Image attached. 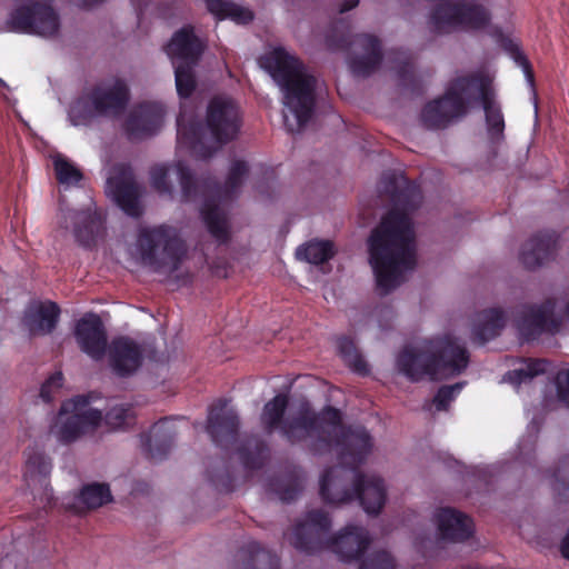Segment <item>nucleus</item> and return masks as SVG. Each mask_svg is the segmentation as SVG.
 <instances>
[{"label":"nucleus","instance_id":"44","mask_svg":"<svg viewBox=\"0 0 569 569\" xmlns=\"http://www.w3.org/2000/svg\"><path fill=\"white\" fill-rule=\"evenodd\" d=\"M132 419V409L123 406L113 407L106 415L107 425L114 429L127 427Z\"/></svg>","mask_w":569,"mask_h":569},{"label":"nucleus","instance_id":"47","mask_svg":"<svg viewBox=\"0 0 569 569\" xmlns=\"http://www.w3.org/2000/svg\"><path fill=\"white\" fill-rule=\"evenodd\" d=\"M510 52L515 60V62L522 69L528 83L533 87L535 84V73L530 61L522 53L518 46L511 44Z\"/></svg>","mask_w":569,"mask_h":569},{"label":"nucleus","instance_id":"36","mask_svg":"<svg viewBox=\"0 0 569 569\" xmlns=\"http://www.w3.org/2000/svg\"><path fill=\"white\" fill-rule=\"evenodd\" d=\"M82 402L80 396L73 397V441L81 435L93 431L102 420V412L89 409L83 413H76V407Z\"/></svg>","mask_w":569,"mask_h":569},{"label":"nucleus","instance_id":"10","mask_svg":"<svg viewBox=\"0 0 569 569\" xmlns=\"http://www.w3.org/2000/svg\"><path fill=\"white\" fill-rule=\"evenodd\" d=\"M137 249L141 263L158 273L176 272L187 252L178 231L167 224L140 230Z\"/></svg>","mask_w":569,"mask_h":569},{"label":"nucleus","instance_id":"34","mask_svg":"<svg viewBox=\"0 0 569 569\" xmlns=\"http://www.w3.org/2000/svg\"><path fill=\"white\" fill-rule=\"evenodd\" d=\"M338 351L346 365L356 373L367 376L369 367L363 357L358 351L355 341L346 336L338 339Z\"/></svg>","mask_w":569,"mask_h":569},{"label":"nucleus","instance_id":"55","mask_svg":"<svg viewBox=\"0 0 569 569\" xmlns=\"http://www.w3.org/2000/svg\"><path fill=\"white\" fill-rule=\"evenodd\" d=\"M565 313H566L567 318L569 319V301L566 305Z\"/></svg>","mask_w":569,"mask_h":569},{"label":"nucleus","instance_id":"9","mask_svg":"<svg viewBox=\"0 0 569 569\" xmlns=\"http://www.w3.org/2000/svg\"><path fill=\"white\" fill-rule=\"evenodd\" d=\"M207 127L217 146L203 141V128L198 121L183 122L177 119V141L200 159L213 156L219 147L234 140L240 132L242 119L238 104L223 97H213L208 104Z\"/></svg>","mask_w":569,"mask_h":569},{"label":"nucleus","instance_id":"48","mask_svg":"<svg viewBox=\"0 0 569 569\" xmlns=\"http://www.w3.org/2000/svg\"><path fill=\"white\" fill-rule=\"evenodd\" d=\"M510 52L515 60V62L522 69L528 83L533 87L535 84V73L530 61L522 53L518 46L511 44Z\"/></svg>","mask_w":569,"mask_h":569},{"label":"nucleus","instance_id":"30","mask_svg":"<svg viewBox=\"0 0 569 569\" xmlns=\"http://www.w3.org/2000/svg\"><path fill=\"white\" fill-rule=\"evenodd\" d=\"M77 216H83V227L73 228V237L84 247L96 246L98 239L104 232L103 216L97 211L81 212Z\"/></svg>","mask_w":569,"mask_h":569},{"label":"nucleus","instance_id":"27","mask_svg":"<svg viewBox=\"0 0 569 569\" xmlns=\"http://www.w3.org/2000/svg\"><path fill=\"white\" fill-rule=\"evenodd\" d=\"M236 569H280L279 557L261 547L257 541H250L242 546L236 555Z\"/></svg>","mask_w":569,"mask_h":569},{"label":"nucleus","instance_id":"24","mask_svg":"<svg viewBox=\"0 0 569 569\" xmlns=\"http://www.w3.org/2000/svg\"><path fill=\"white\" fill-rule=\"evenodd\" d=\"M48 158L52 162V169L58 182V210L56 216H58L59 222L62 224L67 222L70 216L69 191L71 188V163L68 157L58 151H50Z\"/></svg>","mask_w":569,"mask_h":569},{"label":"nucleus","instance_id":"3","mask_svg":"<svg viewBox=\"0 0 569 569\" xmlns=\"http://www.w3.org/2000/svg\"><path fill=\"white\" fill-rule=\"evenodd\" d=\"M481 102L485 110L488 136L492 142L503 139L505 119L496 102L491 80L479 72L453 79L443 96L428 102L421 112V121L428 129H445L453 120L463 117L469 100Z\"/></svg>","mask_w":569,"mask_h":569},{"label":"nucleus","instance_id":"26","mask_svg":"<svg viewBox=\"0 0 569 569\" xmlns=\"http://www.w3.org/2000/svg\"><path fill=\"white\" fill-rule=\"evenodd\" d=\"M59 309L50 301L33 302L26 310L23 326L33 336L51 332L58 321Z\"/></svg>","mask_w":569,"mask_h":569},{"label":"nucleus","instance_id":"1","mask_svg":"<svg viewBox=\"0 0 569 569\" xmlns=\"http://www.w3.org/2000/svg\"><path fill=\"white\" fill-rule=\"evenodd\" d=\"M380 191L393 207L372 229L368 251L377 288L381 295H388L401 283L403 272L416 268V234L410 213L420 206L422 193L419 184L396 171L382 174Z\"/></svg>","mask_w":569,"mask_h":569},{"label":"nucleus","instance_id":"38","mask_svg":"<svg viewBox=\"0 0 569 569\" xmlns=\"http://www.w3.org/2000/svg\"><path fill=\"white\" fill-rule=\"evenodd\" d=\"M79 500L88 509H97L112 501V495L108 483L93 482L86 485L79 496Z\"/></svg>","mask_w":569,"mask_h":569},{"label":"nucleus","instance_id":"32","mask_svg":"<svg viewBox=\"0 0 569 569\" xmlns=\"http://www.w3.org/2000/svg\"><path fill=\"white\" fill-rule=\"evenodd\" d=\"M269 489L273 491L282 502L295 501L303 489L302 479L296 472H288L272 478Z\"/></svg>","mask_w":569,"mask_h":569},{"label":"nucleus","instance_id":"11","mask_svg":"<svg viewBox=\"0 0 569 569\" xmlns=\"http://www.w3.org/2000/svg\"><path fill=\"white\" fill-rule=\"evenodd\" d=\"M491 20L489 10L475 1L457 3L441 2L430 13L429 24L437 33H447L455 28L480 30Z\"/></svg>","mask_w":569,"mask_h":569},{"label":"nucleus","instance_id":"17","mask_svg":"<svg viewBox=\"0 0 569 569\" xmlns=\"http://www.w3.org/2000/svg\"><path fill=\"white\" fill-rule=\"evenodd\" d=\"M164 109L157 102H142L129 113L124 129L130 140L154 134L162 124Z\"/></svg>","mask_w":569,"mask_h":569},{"label":"nucleus","instance_id":"54","mask_svg":"<svg viewBox=\"0 0 569 569\" xmlns=\"http://www.w3.org/2000/svg\"><path fill=\"white\" fill-rule=\"evenodd\" d=\"M104 0H82V4L83 7L86 8H90V7H93L96 4H99L101 2H103Z\"/></svg>","mask_w":569,"mask_h":569},{"label":"nucleus","instance_id":"35","mask_svg":"<svg viewBox=\"0 0 569 569\" xmlns=\"http://www.w3.org/2000/svg\"><path fill=\"white\" fill-rule=\"evenodd\" d=\"M333 256L335 250L331 241H311L297 250L299 259L316 266L329 261Z\"/></svg>","mask_w":569,"mask_h":569},{"label":"nucleus","instance_id":"31","mask_svg":"<svg viewBox=\"0 0 569 569\" xmlns=\"http://www.w3.org/2000/svg\"><path fill=\"white\" fill-rule=\"evenodd\" d=\"M208 11L213 14L217 20L231 19L238 23H249L254 16L249 9L237 6L224 0H206Z\"/></svg>","mask_w":569,"mask_h":569},{"label":"nucleus","instance_id":"21","mask_svg":"<svg viewBox=\"0 0 569 569\" xmlns=\"http://www.w3.org/2000/svg\"><path fill=\"white\" fill-rule=\"evenodd\" d=\"M177 430L171 419L163 418L157 421L148 432L140 435L141 449L144 456L152 461H162L170 452Z\"/></svg>","mask_w":569,"mask_h":569},{"label":"nucleus","instance_id":"22","mask_svg":"<svg viewBox=\"0 0 569 569\" xmlns=\"http://www.w3.org/2000/svg\"><path fill=\"white\" fill-rule=\"evenodd\" d=\"M435 519L442 540L463 542L473 535L475 526L472 519L455 508H440L436 512Z\"/></svg>","mask_w":569,"mask_h":569},{"label":"nucleus","instance_id":"56","mask_svg":"<svg viewBox=\"0 0 569 569\" xmlns=\"http://www.w3.org/2000/svg\"><path fill=\"white\" fill-rule=\"evenodd\" d=\"M72 510H73V513H76V512H77V507H76V505H74V503H73Z\"/></svg>","mask_w":569,"mask_h":569},{"label":"nucleus","instance_id":"8","mask_svg":"<svg viewBox=\"0 0 569 569\" xmlns=\"http://www.w3.org/2000/svg\"><path fill=\"white\" fill-rule=\"evenodd\" d=\"M468 350L451 337L425 340L419 347L406 346L397 357L399 371L412 381H418L425 376H457L468 367Z\"/></svg>","mask_w":569,"mask_h":569},{"label":"nucleus","instance_id":"18","mask_svg":"<svg viewBox=\"0 0 569 569\" xmlns=\"http://www.w3.org/2000/svg\"><path fill=\"white\" fill-rule=\"evenodd\" d=\"M108 353L112 371L122 378L132 376L143 362L142 348L127 336L114 338Z\"/></svg>","mask_w":569,"mask_h":569},{"label":"nucleus","instance_id":"40","mask_svg":"<svg viewBox=\"0 0 569 569\" xmlns=\"http://www.w3.org/2000/svg\"><path fill=\"white\" fill-rule=\"evenodd\" d=\"M218 465L219 468H210L207 470L210 482L219 492H232L236 489V479L229 463L220 459Z\"/></svg>","mask_w":569,"mask_h":569},{"label":"nucleus","instance_id":"12","mask_svg":"<svg viewBox=\"0 0 569 569\" xmlns=\"http://www.w3.org/2000/svg\"><path fill=\"white\" fill-rule=\"evenodd\" d=\"M326 44L332 51L347 50L351 44L360 47L362 54L350 58L349 66L357 77H368L373 73L382 62V47L378 37L369 33L356 34L351 39L349 32L338 31L335 27L326 34Z\"/></svg>","mask_w":569,"mask_h":569},{"label":"nucleus","instance_id":"4","mask_svg":"<svg viewBox=\"0 0 569 569\" xmlns=\"http://www.w3.org/2000/svg\"><path fill=\"white\" fill-rule=\"evenodd\" d=\"M248 172L249 168L246 161H233L222 186L211 177L198 179L192 170L181 161L177 164L182 201L190 202L206 197L201 207V216L208 231L219 243L229 242L231 236L226 216L218 201L233 199Z\"/></svg>","mask_w":569,"mask_h":569},{"label":"nucleus","instance_id":"50","mask_svg":"<svg viewBox=\"0 0 569 569\" xmlns=\"http://www.w3.org/2000/svg\"><path fill=\"white\" fill-rule=\"evenodd\" d=\"M556 389L559 401L569 408V369L558 372Z\"/></svg>","mask_w":569,"mask_h":569},{"label":"nucleus","instance_id":"13","mask_svg":"<svg viewBox=\"0 0 569 569\" xmlns=\"http://www.w3.org/2000/svg\"><path fill=\"white\" fill-rule=\"evenodd\" d=\"M11 28L19 32L53 37L60 29V20L54 10L41 3L18 7L9 18Z\"/></svg>","mask_w":569,"mask_h":569},{"label":"nucleus","instance_id":"52","mask_svg":"<svg viewBox=\"0 0 569 569\" xmlns=\"http://www.w3.org/2000/svg\"><path fill=\"white\" fill-rule=\"evenodd\" d=\"M561 553L565 558L569 559V532L566 535V537L562 540Z\"/></svg>","mask_w":569,"mask_h":569},{"label":"nucleus","instance_id":"25","mask_svg":"<svg viewBox=\"0 0 569 569\" xmlns=\"http://www.w3.org/2000/svg\"><path fill=\"white\" fill-rule=\"evenodd\" d=\"M204 46L200 39L194 34L192 27H183L172 36L170 42L167 44V53L174 60L180 59V62L197 64L200 59Z\"/></svg>","mask_w":569,"mask_h":569},{"label":"nucleus","instance_id":"29","mask_svg":"<svg viewBox=\"0 0 569 569\" xmlns=\"http://www.w3.org/2000/svg\"><path fill=\"white\" fill-rule=\"evenodd\" d=\"M26 480L28 486L34 491L37 486L43 490L40 495V505L44 506L51 500V493L48 490L46 477L51 470L50 461L42 455H33L27 460Z\"/></svg>","mask_w":569,"mask_h":569},{"label":"nucleus","instance_id":"28","mask_svg":"<svg viewBox=\"0 0 569 569\" xmlns=\"http://www.w3.org/2000/svg\"><path fill=\"white\" fill-rule=\"evenodd\" d=\"M480 321L473 326L472 338L479 345L495 339L506 326V316L500 308H488L480 312Z\"/></svg>","mask_w":569,"mask_h":569},{"label":"nucleus","instance_id":"39","mask_svg":"<svg viewBox=\"0 0 569 569\" xmlns=\"http://www.w3.org/2000/svg\"><path fill=\"white\" fill-rule=\"evenodd\" d=\"M173 66L177 93L180 98L187 99L191 97L197 86L193 72L196 64L173 61Z\"/></svg>","mask_w":569,"mask_h":569},{"label":"nucleus","instance_id":"41","mask_svg":"<svg viewBox=\"0 0 569 569\" xmlns=\"http://www.w3.org/2000/svg\"><path fill=\"white\" fill-rule=\"evenodd\" d=\"M546 366V360L531 359L525 368L509 371L507 376L510 382L520 385L528 379H532L539 375L545 373Z\"/></svg>","mask_w":569,"mask_h":569},{"label":"nucleus","instance_id":"33","mask_svg":"<svg viewBox=\"0 0 569 569\" xmlns=\"http://www.w3.org/2000/svg\"><path fill=\"white\" fill-rule=\"evenodd\" d=\"M49 435L58 443L68 446L71 441V401L64 400L52 417Z\"/></svg>","mask_w":569,"mask_h":569},{"label":"nucleus","instance_id":"37","mask_svg":"<svg viewBox=\"0 0 569 569\" xmlns=\"http://www.w3.org/2000/svg\"><path fill=\"white\" fill-rule=\"evenodd\" d=\"M253 442V450H250L247 445H242L238 448V456L247 470H259L263 467L266 461V452L268 451V447L266 442L261 439L253 438L248 441V445Z\"/></svg>","mask_w":569,"mask_h":569},{"label":"nucleus","instance_id":"19","mask_svg":"<svg viewBox=\"0 0 569 569\" xmlns=\"http://www.w3.org/2000/svg\"><path fill=\"white\" fill-rule=\"evenodd\" d=\"M106 192L127 216L139 218L142 214L139 188L130 172L122 170L108 178Z\"/></svg>","mask_w":569,"mask_h":569},{"label":"nucleus","instance_id":"46","mask_svg":"<svg viewBox=\"0 0 569 569\" xmlns=\"http://www.w3.org/2000/svg\"><path fill=\"white\" fill-rule=\"evenodd\" d=\"M461 383L440 387L433 397V405L436 406V409L438 411L447 410L450 402L455 399L456 395L461 390Z\"/></svg>","mask_w":569,"mask_h":569},{"label":"nucleus","instance_id":"53","mask_svg":"<svg viewBox=\"0 0 569 569\" xmlns=\"http://www.w3.org/2000/svg\"><path fill=\"white\" fill-rule=\"evenodd\" d=\"M83 179V174L80 168L73 164V186L78 184Z\"/></svg>","mask_w":569,"mask_h":569},{"label":"nucleus","instance_id":"2","mask_svg":"<svg viewBox=\"0 0 569 569\" xmlns=\"http://www.w3.org/2000/svg\"><path fill=\"white\" fill-rule=\"evenodd\" d=\"M288 405L289 398L284 393L264 405L260 420L268 435L279 430L290 445L305 443L312 455L328 453L333 446H340L342 463L355 467L363 461L371 447L366 428L343 426L341 411L332 406H326L319 412L308 405L302 406L296 415L284 418Z\"/></svg>","mask_w":569,"mask_h":569},{"label":"nucleus","instance_id":"42","mask_svg":"<svg viewBox=\"0 0 569 569\" xmlns=\"http://www.w3.org/2000/svg\"><path fill=\"white\" fill-rule=\"evenodd\" d=\"M359 569H396L395 559L385 550L369 555L359 566Z\"/></svg>","mask_w":569,"mask_h":569},{"label":"nucleus","instance_id":"7","mask_svg":"<svg viewBox=\"0 0 569 569\" xmlns=\"http://www.w3.org/2000/svg\"><path fill=\"white\" fill-rule=\"evenodd\" d=\"M331 519L322 509H312L293 529L291 545L307 555L325 549L337 553L340 560H358L369 548L371 538L366 528L348 525L337 536L329 538Z\"/></svg>","mask_w":569,"mask_h":569},{"label":"nucleus","instance_id":"49","mask_svg":"<svg viewBox=\"0 0 569 569\" xmlns=\"http://www.w3.org/2000/svg\"><path fill=\"white\" fill-rule=\"evenodd\" d=\"M397 76L400 82V86L405 88H412L416 82V77L413 72V64L410 59L406 58L398 68Z\"/></svg>","mask_w":569,"mask_h":569},{"label":"nucleus","instance_id":"14","mask_svg":"<svg viewBox=\"0 0 569 569\" xmlns=\"http://www.w3.org/2000/svg\"><path fill=\"white\" fill-rule=\"evenodd\" d=\"M555 299H546L540 305H527L517 319V329L523 341L536 340L543 332L555 333L560 328V321L555 317Z\"/></svg>","mask_w":569,"mask_h":569},{"label":"nucleus","instance_id":"6","mask_svg":"<svg viewBox=\"0 0 569 569\" xmlns=\"http://www.w3.org/2000/svg\"><path fill=\"white\" fill-rule=\"evenodd\" d=\"M263 67L283 91L284 104L293 123L284 116L290 132H299L311 119L316 107L317 79L306 72L305 64L283 48H276L263 58Z\"/></svg>","mask_w":569,"mask_h":569},{"label":"nucleus","instance_id":"16","mask_svg":"<svg viewBox=\"0 0 569 569\" xmlns=\"http://www.w3.org/2000/svg\"><path fill=\"white\" fill-rule=\"evenodd\" d=\"M73 335L81 350L91 359L96 361L103 359L108 341L107 332L99 316L89 313L80 319L73 329Z\"/></svg>","mask_w":569,"mask_h":569},{"label":"nucleus","instance_id":"23","mask_svg":"<svg viewBox=\"0 0 569 569\" xmlns=\"http://www.w3.org/2000/svg\"><path fill=\"white\" fill-rule=\"evenodd\" d=\"M130 92L124 80L117 78L112 86H97L90 93L94 109L100 114H121L129 102Z\"/></svg>","mask_w":569,"mask_h":569},{"label":"nucleus","instance_id":"43","mask_svg":"<svg viewBox=\"0 0 569 569\" xmlns=\"http://www.w3.org/2000/svg\"><path fill=\"white\" fill-rule=\"evenodd\" d=\"M61 372H56L50 376L41 386L39 397L44 402H51L61 395L63 386Z\"/></svg>","mask_w":569,"mask_h":569},{"label":"nucleus","instance_id":"15","mask_svg":"<svg viewBox=\"0 0 569 569\" xmlns=\"http://www.w3.org/2000/svg\"><path fill=\"white\" fill-rule=\"evenodd\" d=\"M240 421L237 412L228 407V400L219 399L209 410L206 430L212 442L228 449L237 442Z\"/></svg>","mask_w":569,"mask_h":569},{"label":"nucleus","instance_id":"51","mask_svg":"<svg viewBox=\"0 0 569 569\" xmlns=\"http://www.w3.org/2000/svg\"><path fill=\"white\" fill-rule=\"evenodd\" d=\"M358 4H359V0H345L339 8V12L340 13L348 12V11L352 10L353 8H356Z\"/></svg>","mask_w":569,"mask_h":569},{"label":"nucleus","instance_id":"45","mask_svg":"<svg viewBox=\"0 0 569 569\" xmlns=\"http://www.w3.org/2000/svg\"><path fill=\"white\" fill-rule=\"evenodd\" d=\"M152 188L160 194L172 196V187L168 180V169L164 166H154L150 170Z\"/></svg>","mask_w":569,"mask_h":569},{"label":"nucleus","instance_id":"5","mask_svg":"<svg viewBox=\"0 0 569 569\" xmlns=\"http://www.w3.org/2000/svg\"><path fill=\"white\" fill-rule=\"evenodd\" d=\"M370 450L363 461L355 467L342 463L340 460V446L338 460L340 467H330L325 470L320 479V497L327 505L338 506L358 499L368 515L377 516L383 508L387 499L385 481L376 475H366L359 468L371 453L373 442L370 436Z\"/></svg>","mask_w":569,"mask_h":569},{"label":"nucleus","instance_id":"20","mask_svg":"<svg viewBox=\"0 0 569 569\" xmlns=\"http://www.w3.org/2000/svg\"><path fill=\"white\" fill-rule=\"evenodd\" d=\"M559 237L555 231H539L528 239L521 248L520 261L535 270L556 258Z\"/></svg>","mask_w":569,"mask_h":569}]
</instances>
